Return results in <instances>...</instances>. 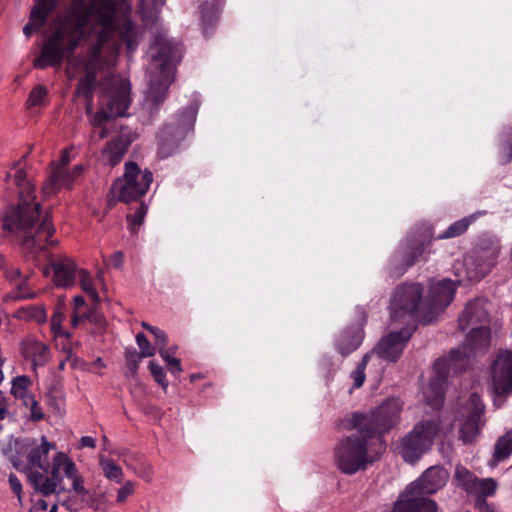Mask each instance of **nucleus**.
<instances>
[{
    "instance_id": "obj_1",
    "label": "nucleus",
    "mask_w": 512,
    "mask_h": 512,
    "mask_svg": "<svg viewBox=\"0 0 512 512\" xmlns=\"http://www.w3.org/2000/svg\"><path fill=\"white\" fill-rule=\"evenodd\" d=\"M114 0H71L67 13L59 18L51 35L44 41L33 66L37 69L60 66L70 58L86 37V28L92 18L100 26L89 44L90 63L101 62L104 46L117 34L132 54L139 45L141 32L129 16L116 20Z\"/></svg>"
},
{
    "instance_id": "obj_2",
    "label": "nucleus",
    "mask_w": 512,
    "mask_h": 512,
    "mask_svg": "<svg viewBox=\"0 0 512 512\" xmlns=\"http://www.w3.org/2000/svg\"><path fill=\"white\" fill-rule=\"evenodd\" d=\"M6 182L18 190L19 202L7 210L3 228L16 234L22 246L32 253L55 245L56 241L51 240L55 233L51 214L49 211L41 214V205L35 201V185L28 179L26 171L18 168L13 175L8 173Z\"/></svg>"
},
{
    "instance_id": "obj_3",
    "label": "nucleus",
    "mask_w": 512,
    "mask_h": 512,
    "mask_svg": "<svg viewBox=\"0 0 512 512\" xmlns=\"http://www.w3.org/2000/svg\"><path fill=\"white\" fill-rule=\"evenodd\" d=\"M151 72L146 99L155 106L162 104L168 88L175 80V66L180 53L177 42L167 37L165 29H158L150 45Z\"/></svg>"
},
{
    "instance_id": "obj_4",
    "label": "nucleus",
    "mask_w": 512,
    "mask_h": 512,
    "mask_svg": "<svg viewBox=\"0 0 512 512\" xmlns=\"http://www.w3.org/2000/svg\"><path fill=\"white\" fill-rule=\"evenodd\" d=\"M449 472L441 466L428 468L418 480L408 485L400 494L391 512H437V504L427 495L445 486Z\"/></svg>"
},
{
    "instance_id": "obj_5",
    "label": "nucleus",
    "mask_w": 512,
    "mask_h": 512,
    "mask_svg": "<svg viewBox=\"0 0 512 512\" xmlns=\"http://www.w3.org/2000/svg\"><path fill=\"white\" fill-rule=\"evenodd\" d=\"M72 481V490L84 497L88 495V491L84 486V479L79 474L76 464L64 452H57L52 459L50 475H45L40 471H33L29 475V481L33 489L43 496L59 494L64 491L63 476Z\"/></svg>"
},
{
    "instance_id": "obj_6",
    "label": "nucleus",
    "mask_w": 512,
    "mask_h": 512,
    "mask_svg": "<svg viewBox=\"0 0 512 512\" xmlns=\"http://www.w3.org/2000/svg\"><path fill=\"white\" fill-rule=\"evenodd\" d=\"M501 246L498 238L492 235H481L474 247L454 269L459 281H480L487 276L497 263Z\"/></svg>"
},
{
    "instance_id": "obj_7",
    "label": "nucleus",
    "mask_w": 512,
    "mask_h": 512,
    "mask_svg": "<svg viewBox=\"0 0 512 512\" xmlns=\"http://www.w3.org/2000/svg\"><path fill=\"white\" fill-rule=\"evenodd\" d=\"M401 411L402 402L397 398H389L369 413H353L350 424L360 433L381 442V436L399 423Z\"/></svg>"
},
{
    "instance_id": "obj_8",
    "label": "nucleus",
    "mask_w": 512,
    "mask_h": 512,
    "mask_svg": "<svg viewBox=\"0 0 512 512\" xmlns=\"http://www.w3.org/2000/svg\"><path fill=\"white\" fill-rule=\"evenodd\" d=\"M423 286L404 283L396 287L390 300V315L393 321L429 324L432 318L421 311Z\"/></svg>"
},
{
    "instance_id": "obj_9",
    "label": "nucleus",
    "mask_w": 512,
    "mask_h": 512,
    "mask_svg": "<svg viewBox=\"0 0 512 512\" xmlns=\"http://www.w3.org/2000/svg\"><path fill=\"white\" fill-rule=\"evenodd\" d=\"M372 439L357 430L347 436L338 445L335 453L337 467L345 474L353 475L365 470L369 464L375 461V457L369 452Z\"/></svg>"
},
{
    "instance_id": "obj_10",
    "label": "nucleus",
    "mask_w": 512,
    "mask_h": 512,
    "mask_svg": "<svg viewBox=\"0 0 512 512\" xmlns=\"http://www.w3.org/2000/svg\"><path fill=\"white\" fill-rule=\"evenodd\" d=\"M55 444L42 436L41 443L35 439L15 441L14 448L10 449L9 460L17 470L40 469L41 473L50 475L49 452L55 449Z\"/></svg>"
},
{
    "instance_id": "obj_11",
    "label": "nucleus",
    "mask_w": 512,
    "mask_h": 512,
    "mask_svg": "<svg viewBox=\"0 0 512 512\" xmlns=\"http://www.w3.org/2000/svg\"><path fill=\"white\" fill-rule=\"evenodd\" d=\"M130 91L131 85L127 79L112 78L111 87L104 95L106 110L98 111L91 120L92 126L100 129V139L108 136L107 122L112 118L125 116L131 102Z\"/></svg>"
},
{
    "instance_id": "obj_12",
    "label": "nucleus",
    "mask_w": 512,
    "mask_h": 512,
    "mask_svg": "<svg viewBox=\"0 0 512 512\" xmlns=\"http://www.w3.org/2000/svg\"><path fill=\"white\" fill-rule=\"evenodd\" d=\"M124 168L123 176L112 184L111 194L114 199L124 203L138 201L148 192L153 182V174L148 169L142 170L133 161L126 162Z\"/></svg>"
},
{
    "instance_id": "obj_13",
    "label": "nucleus",
    "mask_w": 512,
    "mask_h": 512,
    "mask_svg": "<svg viewBox=\"0 0 512 512\" xmlns=\"http://www.w3.org/2000/svg\"><path fill=\"white\" fill-rule=\"evenodd\" d=\"M197 108H184L171 122L165 124L158 133V155L160 158L171 156L181 141L193 130Z\"/></svg>"
},
{
    "instance_id": "obj_14",
    "label": "nucleus",
    "mask_w": 512,
    "mask_h": 512,
    "mask_svg": "<svg viewBox=\"0 0 512 512\" xmlns=\"http://www.w3.org/2000/svg\"><path fill=\"white\" fill-rule=\"evenodd\" d=\"M439 429V421L418 422L412 431L401 439L398 452L403 460L410 464L417 462L431 448Z\"/></svg>"
},
{
    "instance_id": "obj_15",
    "label": "nucleus",
    "mask_w": 512,
    "mask_h": 512,
    "mask_svg": "<svg viewBox=\"0 0 512 512\" xmlns=\"http://www.w3.org/2000/svg\"><path fill=\"white\" fill-rule=\"evenodd\" d=\"M434 375L431 377L428 386L423 394L427 405L439 410L444 403L445 388L447 380L451 375L464 371L462 358L448 359L446 356L438 358L433 366Z\"/></svg>"
},
{
    "instance_id": "obj_16",
    "label": "nucleus",
    "mask_w": 512,
    "mask_h": 512,
    "mask_svg": "<svg viewBox=\"0 0 512 512\" xmlns=\"http://www.w3.org/2000/svg\"><path fill=\"white\" fill-rule=\"evenodd\" d=\"M491 344V329L489 326L473 327L467 334L461 347L452 349L448 359L462 358L464 362V371L469 364V357L487 352Z\"/></svg>"
},
{
    "instance_id": "obj_17",
    "label": "nucleus",
    "mask_w": 512,
    "mask_h": 512,
    "mask_svg": "<svg viewBox=\"0 0 512 512\" xmlns=\"http://www.w3.org/2000/svg\"><path fill=\"white\" fill-rule=\"evenodd\" d=\"M356 322L345 327L335 339V348L339 354L346 357L356 351L365 338L364 327L367 323V313L364 308L355 309Z\"/></svg>"
},
{
    "instance_id": "obj_18",
    "label": "nucleus",
    "mask_w": 512,
    "mask_h": 512,
    "mask_svg": "<svg viewBox=\"0 0 512 512\" xmlns=\"http://www.w3.org/2000/svg\"><path fill=\"white\" fill-rule=\"evenodd\" d=\"M414 329L415 327L413 329L404 327L399 331L388 333L367 354H371V357L376 355L387 362H397L409 342Z\"/></svg>"
},
{
    "instance_id": "obj_19",
    "label": "nucleus",
    "mask_w": 512,
    "mask_h": 512,
    "mask_svg": "<svg viewBox=\"0 0 512 512\" xmlns=\"http://www.w3.org/2000/svg\"><path fill=\"white\" fill-rule=\"evenodd\" d=\"M468 415L459 427V439L464 445L473 444L485 425L483 414L485 406L477 393H472L467 401Z\"/></svg>"
},
{
    "instance_id": "obj_20",
    "label": "nucleus",
    "mask_w": 512,
    "mask_h": 512,
    "mask_svg": "<svg viewBox=\"0 0 512 512\" xmlns=\"http://www.w3.org/2000/svg\"><path fill=\"white\" fill-rule=\"evenodd\" d=\"M493 392L506 398L512 393V350H500L491 365Z\"/></svg>"
},
{
    "instance_id": "obj_21",
    "label": "nucleus",
    "mask_w": 512,
    "mask_h": 512,
    "mask_svg": "<svg viewBox=\"0 0 512 512\" xmlns=\"http://www.w3.org/2000/svg\"><path fill=\"white\" fill-rule=\"evenodd\" d=\"M424 251L425 246L423 243L415 241L407 243L403 251L397 250L390 257L386 266L388 276L392 279L400 278L408 268L423 257Z\"/></svg>"
},
{
    "instance_id": "obj_22",
    "label": "nucleus",
    "mask_w": 512,
    "mask_h": 512,
    "mask_svg": "<svg viewBox=\"0 0 512 512\" xmlns=\"http://www.w3.org/2000/svg\"><path fill=\"white\" fill-rule=\"evenodd\" d=\"M487 303L488 301L485 298L470 300L459 315V329L465 331L467 329L471 330L473 327L488 326L490 319L486 308Z\"/></svg>"
},
{
    "instance_id": "obj_23",
    "label": "nucleus",
    "mask_w": 512,
    "mask_h": 512,
    "mask_svg": "<svg viewBox=\"0 0 512 512\" xmlns=\"http://www.w3.org/2000/svg\"><path fill=\"white\" fill-rule=\"evenodd\" d=\"M19 350L22 357L31 363L33 370L44 367L51 359L49 346L33 335L21 340Z\"/></svg>"
},
{
    "instance_id": "obj_24",
    "label": "nucleus",
    "mask_w": 512,
    "mask_h": 512,
    "mask_svg": "<svg viewBox=\"0 0 512 512\" xmlns=\"http://www.w3.org/2000/svg\"><path fill=\"white\" fill-rule=\"evenodd\" d=\"M53 271V282L57 287L69 288L76 282L79 270L74 260L66 255H57L49 260Z\"/></svg>"
},
{
    "instance_id": "obj_25",
    "label": "nucleus",
    "mask_w": 512,
    "mask_h": 512,
    "mask_svg": "<svg viewBox=\"0 0 512 512\" xmlns=\"http://www.w3.org/2000/svg\"><path fill=\"white\" fill-rule=\"evenodd\" d=\"M455 287L450 279H443L429 288L430 313L444 310L454 299Z\"/></svg>"
},
{
    "instance_id": "obj_26",
    "label": "nucleus",
    "mask_w": 512,
    "mask_h": 512,
    "mask_svg": "<svg viewBox=\"0 0 512 512\" xmlns=\"http://www.w3.org/2000/svg\"><path fill=\"white\" fill-rule=\"evenodd\" d=\"M29 22L24 26L23 33L29 37L39 31L47 22L49 15L56 9L58 0H34Z\"/></svg>"
},
{
    "instance_id": "obj_27",
    "label": "nucleus",
    "mask_w": 512,
    "mask_h": 512,
    "mask_svg": "<svg viewBox=\"0 0 512 512\" xmlns=\"http://www.w3.org/2000/svg\"><path fill=\"white\" fill-rule=\"evenodd\" d=\"M132 142L133 138L130 134L122 133L113 138L107 142L102 150L103 161L112 167L118 165L127 153Z\"/></svg>"
},
{
    "instance_id": "obj_28",
    "label": "nucleus",
    "mask_w": 512,
    "mask_h": 512,
    "mask_svg": "<svg viewBox=\"0 0 512 512\" xmlns=\"http://www.w3.org/2000/svg\"><path fill=\"white\" fill-rule=\"evenodd\" d=\"M225 5V0H206L199 6L202 31L205 36L209 34L218 20L219 14Z\"/></svg>"
},
{
    "instance_id": "obj_29",
    "label": "nucleus",
    "mask_w": 512,
    "mask_h": 512,
    "mask_svg": "<svg viewBox=\"0 0 512 512\" xmlns=\"http://www.w3.org/2000/svg\"><path fill=\"white\" fill-rule=\"evenodd\" d=\"M73 176L63 167H53L51 174L42 187L45 196H51L62 188H71Z\"/></svg>"
},
{
    "instance_id": "obj_30",
    "label": "nucleus",
    "mask_w": 512,
    "mask_h": 512,
    "mask_svg": "<svg viewBox=\"0 0 512 512\" xmlns=\"http://www.w3.org/2000/svg\"><path fill=\"white\" fill-rule=\"evenodd\" d=\"M99 64L100 62L95 64L90 63V51H88V58L84 63V68L86 69L87 73L79 80L76 92L78 95L84 97V99L89 102H93V91L96 83L95 68Z\"/></svg>"
},
{
    "instance_id": "obj_31",
    "label": "nucleus",
    "mask_w": 512,
    "mask_h": 512,
    "mask_svg": "<svg viewBox=\"0 0 512 512\" xmlns=\"http://www.w3.org/2000/svg\"><path fill=\"white\" fill-rule=\"evenodd\" d=\"M33 385L32 379L28 375H18L11 380L10 394L20 400L22 404H27L34 395L31 392Z\"/></svg>"
},
{
    "instance_id": "obj_32",
    "label": "nucleus",
    "mask_w": 512,
    "mask_h": 512,
    "mask_svg": "<svg viewBox=\"0 0 512 512\" xmlns=\"http://www.w3.org/2000/svg\"><path fill=\"white\" fill-rule=\"evenodd\" d=\"M15 317L20 320L43 324L47 321V311L43 305H27L18 308Z\"/></svg>"
},
{
    "instance_id": "obj_33",
    "label": "nucleus",
    "mask_w": 512,
    "mask_h": 512,
    "mask_svg": "<svg viewBox=\"0 0 512 512\" xmlns=\"http://www.w3.org/2000/svg\"><path fill=\"white\" fill-rule=\"evenodd\" d=\"M454 479L457 482V486L461 487L467 493L472 494L479 478L466 467L457 465L455 468Z\"/></svg>"
},
{
    "instance_id": "obj_34",
    "label": "nucleus",
    "mask_w": 512,
    "mask_h": 512,
    "mask_svg": "<svg viewBox=\"0 0 512 512\" xmlns=\"http://www.w3.org/2000/svg\"><path fill=\"white\" fill-rule=\"evenodd\" d=\"M29 275H25L22 279L16 283H12L14 287L6 294L5 299L8 300H22V299H33L36 297V293L32 292L28 286Z\"/></svg>"
},
{
    "instance_id": "obj_35",
    "label": "nucleus",
    "mask_w": 512,
    "mask_h": 512,
    "mask_svg": "<svg viewBox=\"0 0 512 512\" xmlns=\"http://www.w3.org/2000/svg\"><path fill=\"white\" fill-rule=\"evenodd\" d=\"M476 220V214L469 215L452 223L437 239H449L462 235L469 226Z\"/></svg>"
},
{
    "instance_id": "obj_36",
    "label": "nucleus",
    "mask_w": 512,
    "mask_h": 512,
    "mask_svg": "<svg viewBox=\"0 0 512 512\" xmlns=\"http://www.w3.org/2000/svg\"><path fill=\"white\" fill-rule=\"evenodd\" d=\"M512 454V432L498 438L494 447L493 460L495 463L507 459Z\"/></svg>"
},
{
    "instance_id": "obj_37",
    "label": "nucleus",
    "mask_w": 512,
    "mask_h": 512,
    "mask_svg": "<svg viewBox=\"0 0 512 512\" xmlns=\"http://www.w3.org/2000/svg\"><path fill=\"white\" fill-rule=\"evenodd\" d=\"M498 159L503 165L512 161V127H506L502 132Z\"/></svg>"
},
{
    "instance_id": "obj_38",
    "label": "nucleus",
    "mask_w": 512,
    "mask_h": 512,
    "mask_svg": "<svg viewBox=\"0 0 512 512\" xmlns=\"http://www.w3.org/2000/svg\"><path fill=\"white\" fill-rule=\"evenodd\" d=\"M496 488L497 484L492 478L478 479L472 494L477 496V502L480 504V507L483 505V501L486 503L485 497L492 496Z\"/></svg>"
},
{
    "instance_id": "obj_39",
    "label": "nucleus",
    "mask_w": 512,
    "mask_h": 512,
    "mask_svg": "<svg viewBox=\"0 0 512 512\" xmlns=\"http://www.w3.org/2000/svg\"><path fill=\"white\" fill-rule=\"evenodd\" d=\"M99 464L104 476L107 479L115 481L116 483H122L124 475L123 470L114 462V460L109 458H101Z\"/></svg>"
},
{
    "instance_id": "obj_40",
    "label": "nucleus",
    "mask_w": 512,
    "mask_h": 512,
    "mask_svg": "<svg viewBox=\"0 0 512 512\" xmlns=\"http://www.w3.org/2000/svg\"><path fill=\"white\" fill-rule=\"evenodd\" d=\"M64 319V313L61 311L60 308H57L53 312L50 320V329L54 339L58 337H64L65 339L69 340L72 338V334L70 332L62 330V323Z\"/></svg>"
},
{
    "instance_id": "obj_41",
    "label": "nucleus",
    "mask_w": 512,
    "mask_h": 512,
    "mask_svg": "<svg viewBox=\"0 0 512 512\" xmlns=\"http://www.w3.org/2000/svg\"><path fill=\"white\" fill-rule=\"evenodd\" d=\"M370 359L371 354H364L356 368L350 373V378L353 380V388L358 389L363 386L366 379L365 369Z\"/></svg>"
},
{
    "instance_id": "obj_42",
    "label": "nucleus",
    "mask_w": 512,
    "mask_h": 512,
    "mask_svg": "<svg viewBox=\"0 0 512 512\" xmlns=\"http://www.w3.org/2000/svg\"><path fill=\"white\" fill-rule=\"evenodd\" d=\"M77 277H79V281H80L82 290L89 296V298L93 302H95V303L98 302V300H99L98 292L96 291V289L94 287V283H93L91 275L86 270L80 269Z\"/></svg>"
},
{
    "instance_id": "obj_43",
    "label": "nucleus",
    "mask_w": 512,
    "mask_h": 512,
    "mask_svg": "<svg viewBox=\"0 0 512 512\" xmlns=\"http://www.w3.org/2000/svg\"><path fill=\"white\" fill-rule=\"evenodd\" d=\"M48 95V90L43 85H38L32 89L29 94V97L26 101L27 107H35L40 106L44 103L46 97Z\"/></svg>"
},
{
    "instance_id": "obj_44",
    "label": "nucleus",
    "mask_w": 512,
    "mask_h": 512,
    "mask_svg": "<svg viewBox=\"0 0 512 512\" xmlns=\"http://www.w3.org/2000/svg\"><path fill=\"white\" fill-rule=\"evenodd\" d=\"M146 213L147 206L143 202H141L133 214L127 215V221L130 230L135 232L142 225Z\"/></svg>"
},
{
    "instance_id": "obj_45",
    "label": "nucleus",
    "mask_w": 512,
    "mask_h": 512,
    "mask_svg": "<svg viewBox=\"0 0 512 512\" xmlns=\"http://www.w3.org/2000/svg\"><path fill=\"white\" fill-rule=\"evenodd\" d=\"M87 322L94 327L91 329V333L94 335H100L104 333L106 328V321L102 314L92 311L85 316Z\"/></svg>"
},
{
    "instance_id": "obj_46",
    "label": "nucleus",
    "mask_w": 512,
    "mask_h": 512,
    "mask_svg": "<svg viewBox=\"0 0 512 512\" xmlns=\"http://www.w3.org/2000/svg\"><path fill=\"white\" fill-rule=\"evenodd\" d=\"M145 358L141 354H139L136 349H127L125 351V362L127 369L131 373V375H136L141 359Z\"/></svg>"
},
{
    "instance_id": "obj_47",
    "label": "nucleus",
    "mask_w": 512,
    "mask_h": 512,
    "mask_svg": "<svg viewBox=\"0 0 512 512\" xmlns=\"http://www.w3.org/2000/svg\"><path fill=\"white\" fill-rule=\"evenodd\" d=\"M136 342L140 349V352H138L139 354L144 357H152L155 355L156 347L150 343L143 333H138L136 335Z\"/></svg>"
},
{
    "instance_id": "obj_48",
    "label": "nucleus",
    "mask_w": 512,
    "mask_h": 512,
    "mask_svg": "<svg viewBox=\"0 0 512 512\" xmlns=\"http://www.w3.org/2000/svg\"><path fill=\"white\" fill-rule=\"evenodd\" d=\"M149 370L151 372V375L153 376L154 380L164 389L166 390L168 387V381L166 379V373L164 371V368L160 366L159 364L155 363L154 361H151L149 363Z\"/></svg>"
},
{
    "instance_id": "obj_49",
    "label": "nucleus",
    "mask_w": 512,
    "mask_h": 512,
    "mask_svg": "<svg viewBox=\"0 0 512 512\" xmlns=\"http://www.w3.org/2000/svg\"><path fill=\"white\" fill-rule=\"evenodd\" d=\"M159 354L170 367V371L172 374H179L182 371L180 360L178 358L173 357L168 349H160Z\"/></svg>"
},
{
    "instance_id": "obj_50",
    "label": "nucleus",
    "mask_w": 512,
    "mask_h": 512,
    "mask_svg": "<svg viewBox=\"0 0 512 512\" xmlns=\"http://www.w3.org/2000/svg\"><path fill=\"white\" fill-rule=\"evenodd\" d=\"M135 492V483L133 481H126L118 490H117V503H124L128 497L132 496Z\"/></svg>"
},
{
    "instance_id": "obj_51",
    "label": "nucleus",
    "mask_w": 512,
    "mask_h": 512,
    "mask_svg": "<svg viewBox=\"0 0 512 512\" xmlns=\"http://www.w3.org/2000/svg\"><path fill=\"white\" fill-rule=\"evenodd\" d=\"M26 408L30 410V417L33 421H40L44 418V413L42 411L41 406L38 401L35 399V396L32 397L27 404H23Z\"/></svg>"
},
{
    "instance_id": "obj_52",
    "label": "nucleus",
    "mask_w": 512,
    "mask_h": 512,
    "mask_svg": "<svg viewBox=\"0 0 512 512\" xmlns=\"http://www.w3.org/2000/svg\"><path fill=\"white\" fill-rule=\"evenodd\" d=\"M4 277L11 283H16L18 280L22 279L24 276L20 268L15 266H7L3 271Z\"/></svg>"
},
{
    "instance_id": "obj_53",
    "label": "nucleus",
    "mask_w": 512,
    "mask_h": 512,
    "mask_svg": "<svg viewBox=\"0 0 512 512\" xmlns=\"http://www.w3.org/2000/svg\"><path fill=\"white\" fill-rule=\"evenodd\" d=\"M166 0H140L141 11L143 13V18H145L146 10H158L161 6L164 5Z\"/></svg>"
},
{
    "instance_id": "obj_54",
    "label": "nucleus",
    "mask_w": 512,
    "mask_h": 512,
    "mask_svg": "<svg viewBox=\"0 0 512 512\" xmlns=\"http://www.w3.org/2000/svg\"><path fill=\"white\" fill-rule=\"evenodd\" d=\"M8 483L10 485V488L12 492L17 496L18 500L21 501L22 499V484L18 477L11 473L8 477Z\"/></svg>"
},
{
    "instance_id": "obj_55",
    "label": "nucleus",
    "mask_w": 512,
    "mask_h": 512,
    "mask_svg": "<svg viewBox=\"0 0 512 512\" xmlns=\"http://www.w3.org/2000/svg\"><path fill=\"white\" fill-rule=\"evenodd\" d=\"M152 335L155 338V345L158 347V349H165L168 343L166 333L163 330L157 328V330Z\"/></svg>"
},
{
    "instance_id": "obj_56",
    "label": "nucleus",
    "mask_w": 512,
    "mask_h": 512,
    "mask_svg": "<svg viewBox=\"0 0 512 512\" xmlns=\"http://www.w3.org/2000/svg\"><path fill=\"white\" fill-rule=\"evenodd\" d=\"M110 264L115 268H121L123 266L124 262V255L122 252L117 251L115 252L109 260Z\"/></svg>"
},
{
    "instance_id": "obj_57",
    "label": "nucleus",
    "mask_w": 512,
    "mask_h": 512,
    "mask_svg": "<svg viewBox=\"0 0 512 512\" xmlns=\"http://www.w3.org/2000/svg\"><path fill=\"white\" fill-rule=\"evenodd\" d=\"M70 162V153L67 149L62 150L61 157L59 162L54 165L53 167H63V169H66Z\"/></svg>"
},
{
    "instance_id": "obj_58",
    "label": "nucleus",
    "mask_w": 512,
    "mask_h": 512,
    "mask_svg": "<svg viewBox=\"0 0 512 512\" xmlns=\"http://www.w3.org/2000/svg\"><path fill=\"white\" fill-rule=\"evenodd\" d=\"M87 314L79 315V312H73L71 318V325L73 328H77L80 324L84 323L86 320L85 316Z\"/></svg>"
},
{
    "instance_id": "obj_59",
    "label": "nucleus",
    "mask_w": 512,
    "mask_h": 512,
    "mask_svg": "<svg viewBox=\"0 0 512 512\" xmlns=\"http://www.w3.org/2000/svg\"><path fill=\"white\" fill-rule=\"evenodd\" d=\"M81 447H89V448H95L96 447V440L91 436H83L80 440Z\"/></svg>"
},
{
    "instance_id": "obj_60",
    "label": "nucleus",
    "mask_w": 512,
    "mask_h": 512,
    "mask_svg": "<svg viewBox=\"0 0 512 512\" xmlns=\"http://www.w3.org/2000/svg\"><path fill=\"white\" fill-rule=\"evenodd\" d=\"M33 509L35 511H46L48 509V503L44 499H38L33 504Z\"/></svg>"
},
{
    "instance_id": "obj_61",
    "label": "nucleus",
    "mask_w": 512,
    "mask_h": 512,
    "mask_svg": "<svg viewBox=\"0 0 512 512\" xmlns=\"http://www.w3.org/2000/svg\"><path fill=\"white\" fill-rule=\"evenodd\" d=\"M74 302V312H79V310L85 305V299L78 295L73 299Z\"/></svg>"
},
{
    "instance_id": "obj_62",
    "label": "nucleus",
    "mask_w": 512,
    "mask_h": 512,
    "mask_svg": "<svg viewBox=\"0 0 512 512\" xmlns=\"http://www.w3.org/2000/svg\"><path fill=\"white\" fill-rule=\"evenodd\" d=\"M83 172V166L82 165H76L73 167L69 173L73 176V181L82 174Z\"/></svg>"
},
{
    "instance_id": "obj_63",
    "label": "nucleus",
    "mask_w": 512,
    "mask_h": 512,
    "mask_svg": "<svg viewBox=\"0 0 512 512\" xmlns=\"http://www.w3.org/2000/svg\"><path fill=\"white\" fill-rule=\"evenodd\" d=\"M338 370L339 366H334L331 364L326 375L327 380H332Z\"/></svg>"
},
{
    "instance_id": "obj_64",
    "label": "nucleus",
    "mask_w": 512,
    "mask_h": 512,
    "mask_svg": "<svg viewBox=\"0 0 512 512\" xmlns=\"http://www.w3.org/2000/svg\"><path fill=\"white\" fill-rule=\"evenodd\" d=\"M89 507L93 508L94 510H100L101 509L100 501L97 498L91 497Z\"/></svg>"
}]
</instances>
